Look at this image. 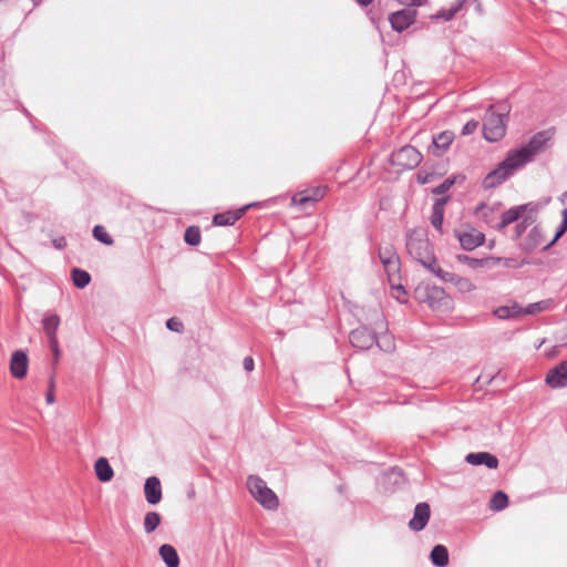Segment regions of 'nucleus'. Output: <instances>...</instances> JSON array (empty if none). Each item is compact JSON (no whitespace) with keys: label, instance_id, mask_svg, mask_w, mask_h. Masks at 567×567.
Returning <instances> with one entry per match:
<instances>
[{"label":"nucleus","instance_id":"obj_50","mask_svg":"<svg viewBox=\"0 0 567 567\" xmlns=\"http://www.w3.org/2000/svg\"><path fill=\"white\" fill-rule=\"evenodd\" d=\"M517 229H518V231L520 233V231H522V229H523L522 225H517Z\"/></svg>","mask_w":567,"mask_h":567},{"label":"nucleus","instance_id":"obj_44","mask_svg":"<svg viewBox=\"0 0 567 567\" xmlns=\"http://www.w3.org/2000/svg\"><path fill=\"white\" fill-rule=\"evenodd\" d=\"M431 175H422V174H419L417 175V181L420 182V184H426L431 181Z\"/></svg>","mask_w":567,"mask_h":567},{"label":"nucleus","instance_id":"obj_25","mask_svg":"<svg viewBox=\"0 0 567 567\" xmlns=\"http://www.w3.org/2000/svg\"><path fill=\"white\" fill-rule=\"evenodd\" d=\"M431 560L436 567H445L449 564V551L443 545H436L431 551Z\"/></svg>","mask_w":567,"mask_h":567},{"label":"nucleus","instance_id":"obj_6","mask_svg":"<svg viewBox=\"0 0 567 567\" xmlns=\"http://www.w3.org/2000/svg\"><path fill=\"white\" fill-rule=\"evenodd\" d=\"M505 118L489 110L484 120L483 134L489 142H497L505 135Z\"/></svg>","mask_w":567,"mask_h":567},{"label":"nucleus","instance_id":"obj_42","mask_svg":"<svg viewBox=\"0 0 567 567\" xmlns=\"http://www.w3.org/2000/svg\"><path fill=\"white\" fill-rule=\"evenodd\" d=\"M243 364H244L245 370H247V371L254 370L255 363H254V359L251 357H246L244 359Z\"/></svg>","mask_w":567,"mask_h":567},{"label":"nucleus","instance_id":"obj_39","mask_svg":"<svg viewBox=\"0 0 567 567\" xmlns=\"http://www.w3.org/2000/svg\"><path fill=\"white\" fill-rule=\"evenodd\" d=\"M49 341H50V347H51V350H52V352L54 354V358H55V360H58L59 355H60L58 338H51V339H49Z\"/></svg>","mask_w":567,"mask_h":567},{"label":"nucleus","instance_id":"obj_9","mask_svg":"<svg viewBox=\"0 0 567 567\" xmlns=\"http://www.w3.org/2000/svg\"><path fill=\"white\" fill-rule=\"evenodd\" d=\"M327 193V186H312L296 193L292 196V204L300 207H308L321 200Z\"/></svg>","mask_w":567,"mask_h":567},{"label":"nucleus","instance_id":"obj_14","mask_svg":"<svg viewBox=\"0 0 567 567\" xmlns=\"http://www.w3.org/2000/svg\"><path fill=\"white\" fill-rule=\"evenodd\" d=\"M29 360L22 350L14 351L10 359V372L16 379H23L27 375Z\"/></svg>","mask_w":567,"mask_h":567},{"label":"nucleus","instance_id":"obj_15","mask_svg":"<svg viewBox=\"0 0 567 567\" xmlns=\"http://www.w3.org/2000/svg\"><path fill=\"white\" fill-rule=\"evenodd\" d=\"M546 383L554 389L564 388L567 384V361H561L548 371Z\"/></svg>","mask_w":567,"mask_h":567},{"label":"nucleus","instance_id":"obj_47","mask_svg":"<svg viewBox=\"0 0 567 567\" xmlns=\"http://www.w3.org/2000/svg\"><path fill=\"white\" fill-rule=\"evenodd\" d=\"M457 259H458L460 261H462V262H466V264H468V262H470V260H471V257H468V256H466V255H458V256H457Z\"/></svg>","mask_w":567,"mask_h":567},{"label":"nucleus","instance_id":"obj_23","mask_svg":"<svg viewBox=\"0 0 567 567\" xmlns=\"http://www.w3.org/2000/svg\"><path fill=\"white\" fill-rule=\"evenodd\" d=\"M388 279H389V284H390V287H391V295L393 298H395L399 302H406L408 300V295H406V291L404 290L403 286L401 285V276L400 274L399 275H395V276H388Z\"/></svg>","mask_w":567,"mask_h":567},{"label":"nucleus","instance_id":"obj_1","mask_svg":"<svg viewBox=\"0 0 567 567\" xmlns=\"http://www.w3.org/2000/svg\"><path fill=\"white\" fill-rule=\"evenodd\" d=\"M550 138L551 134L548 131L538 132L529 140L526 145L511 151L507 154V157L502 163H499L497 168H495L485 177L483 182L484 187L493 188L499 185L517 168L530 162L533 157L544 148L545 144Z\"/></svg>","mask_w":567,"mask_h":567},{"label":"nucleus","instance_id":"obj_46","mask_svg":"<svg viewBox=\"0 0 567 567\" xmlns=\"http://www.w3.org/2000/svg\"><path fill=\"white\" fill-rule=\"evenodd\" d=\"M52 388H53V383H51V390H50V392L47 394V402H48L49 404L53 403V401H54V396H53V393H52Z\"/></svg>","mask_w":567,"mask_h":567},{"label":"nucleus","instance_id":"obj_16","mask_svg":"<svg viewBox=\"0 0 567 567\" xmlns=\"http://www.w3.org/2000/svg\"><path fill=\"white\" fill-rule=\"evenodd\" d=\"M144 493L147 503L155 505L162 499V486L161 482L156 476L146 478L144 485Z\"/></svg>","mask_w":567,"mask_h":567},{"label":"nucleus","instance_id":"obj_20","mask_svg":"<svg viewBox=\"0 0 567 567\" xmlns=\"http://www.w3.org/2000/svg\"><path fill=\"white\" fill-rule=\"evenodd\" d=\"M494 315L499 319L519 318L523 317V308L516 302H511L496 308Z\"/></svg>","mask_w":567,"mask_h":567},{"label":"nucleus","instance_id":"obj_4","mask_svg":"<svg viewBox=\"0 0 567 567\" xmlns=\"http://www.w3.org/2000/svg\"><path fill=\"white\" fill-rule=\"evenodd\" d=\"M415 297L419 301L427 303L435 311L452 309L453 301L441 287L422 282L415 288Z\"/></svg>","mask_w":567,"mask_h":567},{"label":"nucleus","instance_id":"obj_37","mask_svg":"<svg viewBox=\"0 0 567 567\" xmlns=\"http://www.w3.org/2000/svg\"><path fill=\"white\" fill-rule=\"evenodd\" d=\"M453 184H454V179L447 178L442 184H440L437 187H435L433 189V193L434 194H443V193L447 192L453 186Z\"/></svg>","mask_w":567,"mask_h":567},{"label":"nucleus","instance_id":"obj_32","mask_svg":"<svg viewBox=\"0 0 567 567\" xmlns=\"http://www.w3.org/2000/svg\"><path fill=\"white\" fill-rule=\"evenodd\" d=\"M93 236L96 240L107 245V246H111L113 245L114 240L113 238L111 237V235L106 231V229L101 226V225H96L94 228H93Z\"/></svg>","mask_w":567,"mask_h":567},{"label":"nucleus","instance_id":"obj_30","mask_svg":"<svg viewBox=\"0 0 567 567\" xmlns=\"http://www.w3.org/2000/svg\"><path fill=\"white\" fill-rule=\"evenodd\" d=\"M454 140V134L451 131H444L433 138V145L436 148L446 150Z\"/></svg>","mask_w":567,"mask_h":567},{"label":"nucleus","instance_id":"obj_10","mask_svg":"<svg viewBox=\"0 0 567 567\" xmlns=\"http://www.w3.org/2000/svg\"><path fill=\"white\" fill-rule=\"evenodd\" d=\"M379 257L388 276H395L400 272V258L393 245L385 244L379 249Z\"/></svg>","mask_w":567,"mask_h":567},{"label":"nucleus","instance_id":"obj_17","mask_svg":"<svg viewBox=\"0 0 567 567\" xmlns=\"http://www.w3.org/2000/svg\"><path fill=\"white\" fill-rule=\"evenodd\" d=\"M248 207L245 206L235 210L216 214L213 217V224L215 226H231L244 216Z\"/></svg>","mask_w":567,"mask_h":567},{"label":"nucleus","instance_id":"obj_27","mask_svg":"<svg viewBox=\"0 0 567 567\" xmlns=\"http://www.w3.org/2000/svg\"><path fill=\"white\" fill-rule=\"evenodd\" d=\"M59 324L60 318L56 315L49 316L43 320V329L49 339L56 338Z\"/></svg>","mask_w":567,"mask_h":567},{"label":"nucleus","instance_id":"obj_3","mask_svg":"<svg viewBox=\"0 0 567 567\" xmlns=\"http://www.w3.org/2000/svg\"><path fill=\"white\" fill-rule=\"evenodd\" d=\"M408 252L425 268L435 275V269H440L433 256L432 248L424 229H413L408 235Z\"/></svg>","mask_w":567,"mask_h":567},{"label":"nucleus","instance_id":"obj_38","mask_svg":"<svg viewBox=\"0 0 567 567\" xmlns=\"http://www.w3.org/2000/svg\"><path fill=\"white\" fill-rule=\"evenodd\" d=\"M478 127V122L477 121H468L464 126H463V130H462V134L463 135H470L472 133H474Z\"/></svg>","mask_w":567,"mask_h":567},{"label":"nucleus","instance_id":"obj_33","mask_svg":"<svg viewBox=\"0 0 567 567\" xmlns=\"http://www.w3.org/2000/svg\"><path fill=\"white\" fill-rule=\"evenodd\" d=\"M185 241L190 246H197L200 243V230L197 226H190L184 235Z\"/></svg>","mask_w":567,"mask_h":567},{"label":"nucleus","instance_id":"obj_29","mask_svg":"<svg viewBox=\"0 0 567 567\" xmlns=\"http://www.w3.org/2000/svg\"><path fill=\"white\" fill-rule=\"evenodd\" d=\"M72 280L75 287L78 288H84L86 287L91 281V276L87 271L74 268L72 270Z\"/></svg>","mask_w":567,"mask_h":567},{"label":"nucleus","instance_id":"obj_5","mask_svg":"<svg viewBox=\"0 0 567 567\" xmlns=\"http://www.w3.org/2000/svg\"><path fill=\"white\" fill-rule=\"evenodd\" d=\"M247 487L252 497L266 509L275 511L279 506V499L275 492L267 486V483L259 476L250 475L247 480Z\"/></svg>","mask_w":567,"mask_h":567},{"label":"nucleus","instance_id":"obj_13","mask_svg":"<svg viewBox=\"0 0 567 567\" xmlns=\"http://www.w3.org/2000/svg\"><path fill=\"white\" fill-rule=\"evenodd\" d=\"M431 516V508L427 503H419L414 508L412 519L409 522V527L414 532L424 529Z\"/></svg>","mask_w":567,"mask_h":567},{"label":"nucleus","instance_id":"obj_12","mask_svg":"<svg viewBox=\"0 0 567 567\" xmlns=\"http://www.w3.org/2000/svg\"><path fill=\"white\" fill-rule=\"evenodd\" d=\"M416 11L411 9H402L392 13L389 18L391 27L398 32L408 29L415 20Z\"/></svg>","mask_w":567,"mask_h":567},{"label":"nucleus","instance_id":"obj_34","mask_svg":"<svg viewBox=\"0 0 567 567\" xmlns=\"http://www.w3.org/2000/svg\"><path fill=\"white\" fill-rule=\"evenodd\" d=\"M548 306H549L548 301H539V302L530 303L526 308H523V316L539 313L542 311H545L548 308Z\"/></svg>","mask_w":567,"mask_h":567},{"label":"nucleus","instance_id":"obj_49","mask_svg":"<svg viewBox=\"0 0 567 567\" xmlns=\"http://www.w3.org/2000/svg\"><path fill=\"white\" fill-rule=\"evenodd\" d=\"M536 235H539V230L537 228H534L532 231H530V236H536Z\"/></svg>","mask_w":567,"mask_h":567},{"label":"nucleus","instance_id":"obj_41","mask_svg":"<svg viewBox=\"0 0 567 567\" xmlns=\"http://www.w3.org/2000/svg\"><path fill=\"white\" fill-rule=\"evenodd\" d=\"M400 3L412 7H420L425 0H398Z\"/></svg>","mask_w":567,"mask_h":567},{"label":"nucleus","instance_id":"obj_7","mask_svg":"<svg viewBox=\"0 0 567 567\" xmlns=\"http://www.w3.org/2000/svg\"><path fill=\"white\" fill-rule=\"evenodd\" d=\"M422 161V154L413 146L406 145L391 156L393 165L402 169L415 168Z\"/></svg>","mask_w":567,"mask_h":567},{"label":"nucleus","instance_id":"obj_36","mask_svg":"<svg viewBox=\"0 0 567 567\" xmlns=\"http://www.w3.org/2000/svg\"><path fill=\"white\" fill-rule=\"evenodd\" d=\"M166 327L169 330L175 331V332H182L184 329L183 322L179 319L174 318V317L167 320Z\"/></svg>","mask_w":567,"mask_h":567},{"label":"nucleus","instance_id":"obj_24","mask_svg":"<svg viewBox=\"0 0 567 567\" xmlns=\"http://www.w3.org/2000/svg\"><path fill=\"white\" fill-rule=\"evenodd\" d=\"M159 555L167 567H178L179 557L176 549L172 545H162L159 547Z\"/></svg>","mask_w":567,"mask_h":567},{"label":"nucleus","instance_id":"obj_31","mask_svg":"<svg viewBox=\"0 0 567 567\" xmlns=\"http://www.w3.org/2000/svg\"><path fill=\"white\" fill-rule=\"evenodd\" d=\"M161 524V515L156 512H148L144 517V529L147 534L153 533Z\"/></svg>","mask_w":567,"mask_h":567},{"label":"nucleus","instance_id":"obj_45","mask_svg":"<svg viewBox=\"0 0 567 567\" xmlns=\"http://www.w3.org/2000/svg\"><path fill=\"white\" fill-rule=\"evenodd\" d=\"M463 2H460L454 9L453 11H451L445 18L446 19H451L455 12H457L460 10V8L462 7Z\"/></svg>","mask_w":567,"mask_h":567},{"label":"nucleus","instance_id":"obj_8","mask_svg":"<svg viewBox=\"0 0 567 567\" xmlns=\"http://www.w3.org/2000/svg\"><path fill=\"white\" fill-rule=\"evenodd\" d=\"M460 245L465 250H473L483 245L485 235L472 226H464L455 231Z\"/></svg>","mask_w":567,"mask_h":567},{"label":"nucleus","instance_id":"obj_18","mask_svg":"<svg viewBox=\"0 0 567 567\" xmlns=\"http://www.w3.org/2000/svg\"><path fill=\"white\" fill-rule=\"evenodd\" d=\"M465 461L471 465H485L492 470L498 466L497 457L487 452L468 453Z\"/></svg>","mask_w":567,"mask_h":567},{"label":"nucleus","instance_id":"obj_2","mask_svg":"<svg viewBox=\"0 0 567 567\" xmlns=\"http://www.w3.org/2000/svg\"><path fill=\"white\" fill-rule=\"evenodd\" d=\"M386 323L380 317L377 321V332L370 331L367 327H360L351 331L350 342L358 349H370L375 342L384 351L394 349L393 338L386 333Z\"/></svg>","mask_w":567,"mask_h":567},{"label":"nucleus","instance_id":"obj_48","mask_svg":"<svg viewBox=\"0 0 567 567\" xmlns=\"http://www.w3.org/2000/svg\"><path fill=\"white\" fill-rule=\"evenodd\" d=\"M357 1H358V3H360L361 6H364V7H367L373 2V0H357Z\"/></svg>","mask_w":567,"mask_h":567},{"label":"nucleus","instance_id":"obj_26","mask_svg":"<svg viewBox=\"0 0 567 567\" xmlns=\"http://www.w3.org/2000/svg\"><path fill=\"white\" fill-rule=\"evenodd\" d=\"M446 199H439L433 205L431 224L439 230L442 231L443 225V216H444V205Z\"/></svg>","mask_w":567,"mask_h":567},{"label":"nucleus","instance_id":"obj_35","mask_svg":"<svg viewBox=\"0 0 567 567\" xmlns=\"http://www.w3.org/2000/svg\"><path fill=\"white\" fill-rule=\"evenodd\" d=\"M567 230V208L563 210V221L560 226L558 227L553 240L548 243L545 248L550 247L554 245Z\"/></svg>","mask_w":567,"mask_h":567},{"label":"nucleus","instance_id":"obj_11","mask_svg":"<svg viewBox=\"0 0 567 567\" xmlns=\"http://www.w3.org/2000/svg\"><path fill=\"white\" fill-rule=\"evenodd\" d=\"M435 275L446 282H451L462 293H468L476 289L471 279L460 277L453 272L444 271L442 268L435 269Z\"/></svg>","mask_w":567,"mask_h":567},{"label":"nucleus","instance_id":"obj_22","mask_svg":"<svg viewBox=\"0 0 567 567\" xmlns=\"http://www.w3.org/2000/svg\"><path fill=\"white\" fill-rule=\"evenodd\" d=\"M526 208H527L526 205H522V206L513 207V208L506 210L505 213H503L502 220L497 225V228L503 229L507 225L518 220L522 217V215L525 213Z\"/></svg>","mask_w":567,"mask_h":567},{"label":"nucleus","instance_id":"obj_28","mask_svg":"<svg viewBox=\"0 0 567 567\" xmlns=\"http://www.w3.org/2000/svg\"><path fill=\"white\" fill-rule=\"evenodd\" d=\"M507 505H508V497L502 491L496 492L492 496L491 502H489V508L495 512L506 508Z\"/></svg>","mask_w":567,"mask_h":567},{"label":"nucleus","instance_id":"obj_19","mask_svg":"<svg viewBox=\"0 0 567 567\" xmlns=\"http://www.w3.org/2000/svg\"><path fill=\"white\" fill-rule=\"evenodd\" d=\"M94 471L99 481L103 483L110 482L114 476L113 468L105 457H100L95 461Z\"/></svg>","mask_w":567,"mask_h":567},{"label":"nucleus","instance_id":"obj_40","mask_svg":"<svg viewBox=\"0 0 567 567\" xmlns=\"http://www.w3.org/2000/svg\"><path fill=\"white\" fill-rule=\"evenodd\" d=\"M486 262H487V259H474V258H471V260L467 264V266L470 268H472V269H477V268L482 267Z\"/></svg>","mask_w":567,"mask_h":567},{"label":"nucleus","instance_id":"obj_21","mask_svg":"<svg viewBox=\"0 0 567 567\" xmlns=\"http://www.w3.org/2000/svg\"><path fill=\"white\" fill-rule=\"evenodd\" d=\"M499 210V205L498 204H494V205H488V204H485V203H481L476 208H475V215L477 218L484 220L485 223H493L494 220V216L495 214Z\"/></svg>","mask_w":567,"mask_h":567},{"label":"nucleus","instance_id":"obj_43","mask_svg":"<svg viewBox=\"0 0 567 567\" xmlns=\"http://www.w3.org/2000/svg\"><path fill=\"white\" fill-rule=\"evenodd\" d=\"M53 245L58 249H63L66 246V239L64 237H60L53 240Z\"/></svg>","mask_w":567,"mask_h":567}]
</instances>
